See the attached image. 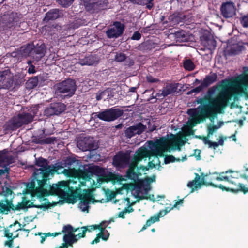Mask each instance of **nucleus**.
Segmentation results:
<instances>
[{
    "label": "nucleus",
    "mask_w": 248,
    "mask_h": 248,
    "mask_svg": "<svg viewBox=\"0 0 248 248\" xmlns=\"http://www.w3.org/2000/svg\"><path fill=\"white\" fill-rule=\"evenodd\" d=\"M233 139L234 140H236V139H235V138H233Z\"/></svg>",
    "instance_id": "nucleus-62"
},
{
    "label": "nucleus",
    "mask_w": 248,
    "mask_h": 248,
    "mask_svg": "<svg viewBox=\"0 0 248 248\" xmlns=\"http://www.w3.org/2000/svg\"><path fill=\"white\" fill-rule=\"evenodd\" d=\"M140 169H142L143 171H145V170H147L149 168H147L146 167L140 166Z\"/></svg>",
    "instance_id": "nucleus-51"
},
{
    "label": "nucleus",
    "mask_w": 248,
    "mask_h": 248,
    "mask_svg": "<svg viewBox=\"0 0 248 248\" xmlns=\"http://www.w3.org/2000/svg\"><path fill=\"white\" fill-rule=\"evenodd\" d=\"M233 139L234 140H236V139H235V138H233Z\"/></svg>",
    "instance_id": "nucleus-63"
},
{
    "label": "nucleus",
    "mask_w": 248,
    "mask_h": 248,
    "mask_svg": "<svg viewBox=\"0 0 248 248\" xmlns=\"http://www.w3.org/2000/svg\"><path fill=\"white\" fill-rule=\"evenodd\" d=\"M177 86L175 84H170L166 85L162 90H160L156 94V97L158 98L164 97L176 91Z\"/></svg>",
    "instance_id": "nucleus-20"
},
{
    "label": "nucleus",
    "mask_w": 248,
    "mask_h": 248,
    "mask_svg": "<svg viewBox=\"0 0 248 248\" xmlns=\"http://www.w3.org/2000/svg\"><path fill=\"white\" fill-rule=\"evenodd\" d=\"M13 81V75L9 70L0 72V90L11 87Z\"/></svg>",
    "instance_id": "nucleus-13"
},
{
    "label": "nucleus",
    "mask_w": 248,
    "mask_h": 248,
    "mask_svg": "<svg viewBox=\"0 0 248 248\" xmlns=\"http://www.w3.org/2000/svg\"><path fill=\"white\" fill-rule=\"evenodd\" d=\"M195 82H197L198 83H200V81L198 79H196L195 80Z\"/></svg>",
    "instance_id": "nucleus-54"
},
{
    "label": "nucleus",
    "mask_w": 248,
    "mask_h": 248,
    "mask_svg": "<svg viewBox=\"0 0 248 248\" xmlns=\"http://www.w3.org/2000/svg\"><path fill=\"white\" fill-rule=\"evenodd\" d=\"M54 139L52 138H47L46 139H45V142L46 143H50L52 142H53Z\"/></svg>",
    "instance_id": "nucleus-46"
},
{
    "label": "nucleus",
    "mask_w": 248,
    "mask_h": 248,
    "mask_svg": "<svg viewBox=\"0 0 248 248\" xmlns=\"http://www.w3.org/2000/svg\"><path fill=\"white\" fill-rule=\"evenodd\" d=\"M65 109V105L61 103L51 104L44 110V115L51 116L54 115H59Z\"/></svg>",
    "instance_id": "nucleus-15"
},
{
    "label": "nucleus",
    "mask_w": 248,
    "mask_h": 248,
    "mask_svg": "<svg viewBox=\"0 0 248 248\" xmlns=\"http://www.w3.org/2000/svg\"><path fill=\"white\" fill-rule=\"evenodd\" d=\"M129 159V154L120 153L114 156L113 164L117 167H124L128 164Z\"/></svg>",
    "instance_id": "nucleus-17"
},
{
    "label": "nucleus",
    "mask_w": 248,
    "mask_h": 248,
    "mask_svg": "<svg viewBox=\"0 0 248 248\" xmlns=\"http://www.w3.org/2000/svg\"><path fill=\"white\" fill-rule=\"evenodd\" d=\"M155 181V177L153 178H147L144 180L142 181L141 183V186L143 187L146 191L150 189V184Z\"/></svg>",
    "instance_id": "nucleus-30"
},
{
    "label": "nucleus",
    "mask_w": 248,
    "mask_h": 248,
    "mask_svg": "<svg viewBox=\"0 0 248 248\" xmlns=\"http://www.w3.org/2000/svg\"><path fill=\"white\" fill-rule=\"evenodd\" d=\"M160 197L162 198H164V196H160Z\"/></svg>",
    "instance_id": "nucleus-58"
},
{
    "label": "nucleus",
    "mask_w": 248,
    "mask_h": 248,
    "mask_svg": "<svg viewBox=\"0 0 248 248\" xmlns=\"http://www.w3.org/2000/svg\"><path fill=\"white\" fill-rule=\"evenodd\" d=\"M203 141L205 144H208L209 145L211 142L208 138H203Z\"/></svg>",
    "instance_id": "nucleus-47"
},
{
    "label": "nucleus",
    "mask_w": 248,
    "mask_h": 248,
    "mask_svg": "<svg viewBox=\"0 0 248 248\" xmlns=\"http://www.w3.org/2000/svg\"><path fill=\"white\" fill-rule=\"evenodd\" d=\"M74 0H57L58 2L64 7L68 6Z\"/></svg>",
    "instance_id": "nucleus-37"
},
{
    "label": "nucleus",
    "mask_w": 248,
    "mask_h": 248,
    "mask_svg": "<svg viewBox=\"0 0 248 248\" xmlns=\"http://www.w3.org/2000/svg\"><path fill=\"white\" fill-rule=\"evenodd\" d=\"M27 63H28L29 65H31V61H28V62H27Z\"/></svg>",
    "instance_id": "nucleus-53"
},
{
    "label": "nucleus",
    "mask_w": 248,
    "mask_h": 248,
    "mask_svg": "<svg viewBox=\"0 0 248 248\" xmlns=\"http://www.w3.org/2000/svg\"><path fill=\"white\" fill-rule=\"evenodd\" d=\"M219 186L220 188H222L223 186H222V185H220V186Z\"/></svg>",
    "instance_id": "nucleus-56"
},
{
    "label": "nucleus",
    "mask_w": 248,
    "mask_h": 248,
    "mask_svg": "<svg viewBox=\"0 0 248 248\" xmlns=\"http://www.w3.org/2000/svg\"><path fill=\"white\" fill-rule=\"evenodd\" d=\"M217 143H218V144H219V145H223L224 144V140L223 139V138H220Z\"/></svg>",
    "instance_id": "nucleus-49"
},
{
    "label": "nucleus",
    "mask_w": 248,
    "mask_h": 248,
    "mask_svg": "<svg viewBox=\"0 0 248 248\" xmlns=\"http://www.w3.org/2000/svg\"><path fill=\"white\" fill-rule=\"evenodd\" d=\"M0 25L4 29H11L15 26L17 22L16 14L9 12L5 14L0 18Z\"/></svg>",
    "instance_id": "nucleus-9"
},
{
    "label": "nucleus",
    "mask_w": 248,
    "mask_h": 248,
    "mask_svg": "<svg viewBox=\"0 0 248 248\" xmlns=\"http://www.w3.org/2000/svg\"><path fill=\"white\" fill-rule=\"evenodd\" d=\"M104 93V91H103V92H101L100 93H98L96 94V99L97 100H101L102 99H106V95Z\"/></svg>",
    "instance_id": "nucleus-38"
},
{
    "label": "nucleus",
    "mask_w": 248,
    "mask_h": 248,
    "mask_svg": "<svg viewBox=\"0 0 248 248\" xmlns=\"http://www.w3.org/2000/svg\"><path fill=\"white\" fill-rule=\"evenodd\" d=\"M127 58V57L124 53L118 52L115 54L114 60L117 62H122L125 60Z\"/></svg>",
    "instance_id": "nucleus-32"
},
{
    "label": "nucleus",
    "mask_w": 248,
    "mask_h": 248,
    "mask_svg": "<svg viewBox=\"0 0 248 248\" xmlns=\"http://www.w3.org/2000/svg\"><path fill=\"white\" fill-rule=\"evenodd\" d=\"M60 16L59 11L57 9H53L48 12L44 18V20L49 21L50 20H54Z\"/></svg>",
    "instance_id": "nucleus-26"
},
{
    "label": "nucleus",
    "mask_w": 248,
    "mask_h": 248,
    "mask_svg": "<svg viewBox=\"0 0 248 248\" xmlns=\"http://www.w3.org/2000/svg\"><path fill=\"white\" fill-rule=\"evenodd\" d=\"M241 23L244 27H248V14L241 17Z\"/></svg>",
    "instance_id": "nucleus-35"
},
{
    "label": "nucleus",
    "mask_w": 248,
    "mask_h": 248,
    "mask_svg": "<svg viewBox=\"0 0 248 248\" xmlns=\"http://www.w3.org/2000/svg\"><path fill=\"white\" fill-rule=\"evenodd\" d=\"M119 200H115V202H117V201H119Z\"/></svg>",
    "instance_id": "nucleus-60"
},
{
    "label": "nucleus",
    "mask_w": 248,
    "mask_h": 248,
    "mask_svg": "<svg viewBox=\"0 0 248 248\" xmlns=\"http://www.w3.org/2000/svg\"><path fill=\"white\" fill-rule=\"evenodd\" d=\"M217 78V75L215 73L212 74L206 77L203 81L202 82V86L207 87L216 81Z\"/></svg>",
    "instance_id": "nucleus-27"
},
{
    "label": "nucleus",
    "mask_w": 248,
    "mask_h": 248,
    "mask_svg": "<svg viewBox=\"0 0 248 248\" xmlns=\"http://www.w3.org/2000/svg\"><path fill=\"white\" fill-rule=\"evenodd\" d=\"M28 72L30 74H33L35 72V67L33 65H30Z\"/></svg>",
    "instance_id": "nucleus-44"
},
{
    "label": "nucleus",
    "mask_w": 248,
    "mask_h": 248,
    "mask_svg": "<svg viewBox=\"0 0 248 248\" xmlns=\"http://www.w3.org/2000/svg\"><path fill=\"white\" fill-rule=\"evenodd\" d=\"M4 197V199H0V202H10L13 198L12 191L8 188H3L2 193H0V197Z\"/></svg>",
    "instance_id": "nucleus-25"
},
{
    "label": "nucleus",
    "mask_w": 248,
    "mask_h": 248,
    "mask_svg": "<svg viewBox=\"0 0 248 248\" xmlns=\"http://www.w3.org/2000/svg\"><path fill=\"white\" fill-rule=\"evenodd\" d=\"M146 126L141 123L127 128L125 132V136L128 138H131L136 134H140L145 129Z\"/></svg>",
    "instance_id": "nucleus-16"
},
{
    "label": "nucleus",
    "mask_w": 248,
    "mask_h": 248,
    "mask_svg": "<svg viewBox=\"0 0 248 248\" xmlns=\"http://www.w3.org/2000/svg\"><path fill=\"white\" fill-rule=\"evenodd\" d=\"M86 9L90 12H97L106 6L105 0H82Z\"/></svg>",
    "instance_id": "nucleus-12"
},
{
    "label": "nucleus",
    "mask_w": 248,
    "mask_h": 248,
    "mask_svg": "<svg viewBox=\"0 0 248 248\" xmlns=\"http://www.w3.org/2000/svg\"><path fill=\"white\" fill-rule=\"evenodd\" d=\"M180 138L172 135V138L168 139L165 137H162L155 142H149V149L146 147H141L137 151L134 155L132 162L129 164V168L127 172V176L129 178L133 179L136 175L134 172L135 168L139 162L144 158L151 155H154L152 160L156 166L159 163V159L157 156H163L166 152L178 150H181Z\"/></svg>",
    "instance_id": "nucleus-3"
},
{
    "label": "nucleus",
    "mask_w": 248,
    "mask_h": 248,
    "mask_svg": "<svg viewBox=\"0 0 248 248\" xmlns=\"http://www.w3.org/2000/svg\"><path fill=\"white\" fill-rule=\"evenodd\" d=\"M23 50L24 51L23 56L26 57L31 55L36 61H38L44 55V45H41L33 49L31 45H29L23 48Z\"/></svg>",
    "instance_id": "nucleus-10"
},
{
    "label": "nucleus",
    "mask_w": 248,
    "mask_h": 248,
    "mask_svg": "<svg viewBox=\"0 0 248 248\" xmlns=\"http://www.w3.org/2000/svg\"><path fill=\"white\" fill-rule=\"evenodd\" d=\"M209 178H204L198 174H196L195 178L192 181L189 182L187 184V186L192 189L191 192L200 188L201 186L204 184H208L211 185H214L213 180H216L218 181H228V177L227 176L216 177V178H211L208 181Z\"/></svg>",
    "instance_id": "nucleus-5"
},
{
    "label": "nucleus",
    "mask_w": 248,
    "mask_h": 248,
    "mask_svg": "<svg viewBox=\"0 0 248 248\" xmlns=\"http://www.w3.org/2000/svg\"><path fill=\"white\" fill-rule=\"evenodd\" d=\"M184 67L186 70L191 71L194 69L195 65L191 61L187 60L184 62Z\"/></svg>",
    "instance_id": "nucleus-31"
},
{
    "label": "nucleus",
    "mask_w": 248,
    "mask_h": 248,
    "mask_svg": "<svg viewBox=\"0 0 248 248\" xmlns=\"http://www.w3.org/2000/svg\"><path fill=\"white\" fill-rule=\"evenodd\" d=\"M201 151L199 150H195L194 153V155L195 156L197 160H200L201 159L200 156Z\"/></svg>",
    "instance_id": "nucleus-43"
},
{
    "label": "nucleus",
    "mask_w": 248,
    "mask_h": 248,
    "mask_svg": "<svg viewBox=\"0 0 248 248\" xmlns=\"http://www.w3.org/2000/svg\"><path fill=\"white\" fill-rule=\"evenodd\" d=\"M149 168H153L155 167L156 165L153 161H150L148 164Z\"/></svg>",
    "instance_id": "nucleus-48"
},
{
    "label": "nucleus",
    "mask_w": 248,
    "mask_h": 248,
    "mask_svg": "<svg viewBox=\"0 0 248 248\" xmlns=\"http://www.w3.org/2000/svg\"><path fill=\"white\" fill-rule=\"evenodd\" d=\"M46 188H51V187L50 185H49V186H46Z\"/></svg>",
    "instance_id": "nucleus-55"
},
{
    "label": "nucleus",
    "mask_w": 248,
    "mask_h": 248,
    "mask_svg": "<svg viewBox=\"0 0 248 248\" xmlns=\"http://www.w3.org/2000/svg\"><path fill=\"white\" fill-rule=\"evenodd\" d=\"M19 114L17 116L14 117L6 125V128L8 130H14L24 124Z\"/></svg>",
    "instance_id": "nucleus-22"
},
{
    "label": "nucleus",
    "mask_w": 248,
    "mask_h": 248,
    "mask_svg": "<svg viewBox=\"0 0 248 248\" xmlns=\"http://www.w3.org/2000/svg\"><path fill=\"white\" fill-rule=\"evenodd\" d=\"M141 187H138L133 189L131 191H129L127 189H122L120 191H117L116 193L113 191L107 189L105 191V195L108 201H110L113 200L116 197L117 195L121 193V191H124L127 194L128 193L130 194L133 197L137 199V200H140L147 199L146 196L143 195V193L141 192Z\"/></svg>",
    "instance_id": "nucleus-7"
},
{
    "label": "nucleus",
    "mask_w": 248,
    "mask_h": 248,
    "mask_svg": "<svg viewBox=\"0 0 248 248\" xmlns=\"http://www.w3.org/2000/svg\"><path fill=\"white\" fill-rule=\"evenodd\" d=\"M27 84L29 88H32L37 85V79L35 78L30 79L28 81Z\"/></svg>",
    "instance_id": "nucleus-36"
},
{
    "label": "nucleus",
    "mask_w": 248,
    "mask_h": 248,
    "mask_svg": "<svg viewBox=\"0 0 248 248\" xmlns=\"http://www.w3.org/2000/svg\"><path fill=\"white\" fill-rule=\"evenodd\" d=\"M239 190L243 191L244 193L248 192V187H246L245 185L242 184H239Z\"/></svg>",
    "instance_id": "nucleus-40"
},
{
    "label": "nucleus",
    "mask_w": 248,
    "mask_h": 248,
    "mask_svg": "<svg viewBox=\"0 0 248 248\" xmlns=\"http://www.w3.org/2000/svg\"><path fill=\"white\" fill-rule=\"evenodd\" d=\"M38 110V106H34L30 108L28 112H24L19 114L22 121H25L23 122V124H28L31 122L33 120L34 116L37 114Z\"/></svg>",
    "instance_id": "nucleus-19"
},
{
    "label": "nucleus",
    "mask_w": 248,
    "mask_h": 248,
    "mask_svg": "<svg viewBox=\"0 0 248 248\" xmlns=\"http://www.w3.org/2000/svg\"><path fill=\"white\" fill-rule=\"evenodd\" d=\"M219 146V144L217 142H210L209 147L213 148L214 149H216Z\"/></svg>",
    "instance_id": "nucleus-45"
},
{
    "label": "nucleus",
    "mask_w": 248,
    "mask_h": 248,
    "mask_svg": "<svg viewBox=\"0 0 248 248\" xmlns=\"http://www.w3.org/2000/svg\"><path fill=\"white\" fill-rule=\"evenodd\" d=\"M43 200L45 201V200H48V199H46V198H44L43 199Z\"/></svg>",
    "instance_id": "nucleus-57"
},
{
    "label": "nucleus",
    "mask_w": 248,
    "mask_h": 248,
    "mask_svg": "<svg viewBox=\"0 0 248 248\" xmlns=\"http://www.w3.org/2000/svg\"><path fill=\"white\" fill-rule=\"evenodd\" d=\"M131 2L140 5H146V7L151 9L153 6L154 0H129Z\"/></svg>",
    "instance_id": "nucleus-28"
},
{
    "label": "nucleus",
    "mask_w": 248,
    "mask_h": 248,
    "mask_svg": "<svg viewBox=\"0 0 248 248\" xmlns=\"http://www.w3.org/2000/svg\"><path fill=\"white\" fill-rule=\"evenodd\" d=\"M244 95L248 97V74L238 77L232 82L224 79L217 86L208 89L205 98L208 104L198 108L203 117H212L213 123L208 127V135H212L220 127L223 122H219L217 125H214L215 116L221 113L229 102H235L238 96Z\"/></svg>",
    "instance_id": "nucleus-1"
},
{
    "label": "nucleus",
    "mask_w": 248,
    "mask_h": 248,
    "mask_svg": "<svg viewBox=\"0 0 248 248\" xmlns=\"http://www.w3.org/2000/svg\"><path fill=\"white\" fill-rule=\"evenodd\" d=\"M180 160H181L180 158H176L172 155L167 156L164 158V161L166 164L169 163L170 162H173L175 161H179Z\"/></svg>",
    "instance_id": "nucleus-33"
},
{
    "label": "nucleus",
    "mask_w": 248,
    "mask_h": 248,
    "mask_svg": "<svg viewBox=\"0 0 248 248\" xmlns=\"http://www.w3.org/2000/svg\"><path fill=\"white\" fill-rule=\"evenodd\" d=\"M99 60L98 58L95 56L90 55L88 57H86L83 59H80L79 61V63L83 65H94L98 63Z\"/></svg>",
    "instance_id": "nucleus-23"
},
{
    "label": "nucleus",
    "mask_w": 248,
    "mask_h": 248,
    "mask_svg": "<svg viewBox=\"0 0 248 248\" xmlns=\"http://www.w3.org/2000/svg\"><path fill=\"white\" fill-rule=\"evenodd\" d=\"M187 113L191 117V120L188 121L190 126H195L199 122V118L196 109H190L187 111Z\"/></svg>",
    "instance_id": "nucleus-24"
},
{
    "label": "nucleus",
    "mask_w": 248,
    "mask_h": 248,
    "mask_svg": "<svg viewBox=\"0 0 248 248\" xmlns=\"http://www.w3.org/2000/svg\"><path fill=\"white\" fill-rule=\"evenodd\" d=\"M205 88L204 87L202 86V83H201V85L195 88V89H193L192 90V92H195V93H199L200 92H201V91H202V90Z\"/></svg>",
    "instance_id": "nucleus-41"
},
{
    "label": "nucleus",
    "mask_w": 248,
    "mask_h": 248,
    "mask_svg": "<svg viewBox=\"0 0 248 248\" xmlns=\"http://www.w3.org/2000/svg\"><path fill=\"white\" fill-rule=\"evenodd\" d=\"M76 85L74 80L68 79L56 85L57 93H62L64 96H71L76 91Z\"/></svg>",
    "instance_id": "nucleus-6"
},
{
    "label": "nucleus",
    "mask_w": 248,
    "mask_h": 248,
    "mask_svg": "<svg viewBox=\"0 0 248 248\" xmlns=\"http://www.w3.org/2000/svg\"><path fill=\"white\" fill-rule=\"evenodd\" d=\"M141 38V34L139 31H136L131 37L132 40H139Z\"/></svg>",
    "instance_id": "nucleus-39"
},
{
    "label": "nucleus",
    "mask_w": 248,
    "mask_h": 248,
    "mask_svg": "<svg viewBox=\"0 0 248 248\" xmlns=\"http://www.w3.org/2000/svg\"><path fill=\"white\" fill-rule=\"evenodd\" d=\"M221 9L222 15L226 18L232 17L235 15L236 9L232 2L222 4Z\"/></svg>",
    "instance_id": "nucleus-18"
},
{
    "label": "nucleus",
    "mask_w": 248,
    "mask_h": 248,
    "mask_svg": "<svg viewBox=\"0 0 248 248\" xmlns=\"http://www.w3.org/2000/svg\"><path fill=\"white\" fill-rule=\"evenodd\" d=\"M124 200L127 201V202H129V201H130V198L128 197L124 198Z\"/></svg>",
    "instance_id": "nucleus-52"
},
{
    "label": "nucleus",
    "mask_w": 248,
    "mask_h": 248,
    "mask_svg": "<svg viewBox=\"0 0 248 248\" xmlns=\"http://www.w3.org/2000/svg\"><path fill=\"white\" fill-rule=\"evenodd\" d=\"M246 45L248 46V43H246Z\"/></svg>",
    "instance_id": "nucleus-61"
},
{
    "label": "nucleus",
    "mask_w": 248,
    "mask_h": 248,
    "mask_svg": "<svg viewBox=\"0 0 248 248\" xmlns=\"http://www.w3.org/2000/svg\"><path fill=\"white\" fill-rule=\"evenodd\" d=\"M147 80L149 82L151 83L156 82L158 81L157 79L151 76H147Z\"/></svg>",
    "instance_id": "nucleus-42"
},
{
    "label": "nucleus",
    "mask_w": 248,
    "mask_h": 248,
    "mask_svg": "<svg viewBox=\"0 0 248 248\" xmlns=\"http://www.w3.org/2000/svg\"><path fill=\"white\" fill-rule=\"evenodd\" d=\"M123 111L115 108H111L104 111L96 113L100 119L105 121H112L122 115Z\"/></svg>",
    "instance_id": "nucleus-8"
},
{
    "label": "nucleus",
    "mask_w": 248,
    "mask_h": 248,
    "mask_svg": "<svg viewBox=\"0 0 248 248\" xmlns=\"http://www.w3.org/2000/svg\"><path fill=\"white\" fill-rule=\"evenodd\" d=\"M104 93L106 95V99H110L114 96L113 89L108 88L104 91Z\"/></svg>",
    "instance_id": "nucleus-34"
},
{
    "label": "nucleus",
    "mask_w": 248,
    "mask_h": 248,
    "mask_svg": "<svg viewBox=\"0 0 248 248\" xmlns=\"http://www.w3.org/2000/svg\"><path fill=\"white\" fill-rule=\"evenodd\" d=\"M133 63H134V62H133V61H132V62H131V64H133Z\"/></svg>",
    "instance_id": "nucleus-59"
},
{
    "label": "nucleus",
    "mask_w": 248,
    "mask_h": 248,
    "mask_svg": "<svg viewBox=\"0 0 248 248\" xmlns=\"http://www.w3.org/2000/svg\"><path fill=\"white\" fill-rule=\"evenodd\" d=\"M67 174L73 177V179H78L80 183L78 187H76L74 189L72 187H70L68 185V183L65 181H61L59 184H56L52 186L57 195L61 197L63 200H59V202H64V200H68L71 202L81 200V202H102L101 200L95 199L93 193V190L88 189L81 190L80 187L82 186H89L86 185V182H90V185H97V183L99 184L103 182H108L112 179V174H110L109 177L105 176L104 170L98 166H92L89 168V170H85L84 171L78 170L75 169L67 170ZM76 183L77 181L72 180H70L69 183L71 182Z\"/></svg>",
    "instance_id": "nucleus-2"
},
{
    "label": "nucleus",
    "mask_w": 248,
    "mask_h": 248,
    "mask_svg": "<svg viewBox=\"0 0 248 248\" xmlns=\"http://www.w3.org/2000/svg\"><path fill=\"white\" fill-rule=\"evenodd\" d=\"M78 147L82 151L94 150L97 148L98 145L92 137H84L77 142Z\"/></svg>",
    "instance_id": "nucleus-11"
},
{
    "label": "nucleus",
    "mask_w": 248,
    "mask_h": 248,
    "mask_svg": "<svg viewBox=\"0 0 248 248\" xmlns=\"http://www.w3.org/2000/svg\"><path fill=\"white\" fill-rule=\"evenodd\" d=\"M7 152L5 150L0 151V166L6 167L14 162V158Z\"/></svg>",
    "instance_id": "nucleus-21"
},
{
    "label": "nucleus",
    "mask_w": 248,
    "mask_h": 248,
    "mask_svg": "<svg viewBox=\"0 0 248 248\" xmlns=\"http://www.w3.org/2000/svg\"><path fill=\"white\" fill-rule=\"evenodd\" d=\"M173 36L177 42H185L186 40L185 32L182 30L175 32Z\"/></svg>",
    "instance_id": "nucleus-29"
},
{
    "label": "nucleus",
    "mask_w": 248,
    "mask_h": 248,
    "mask_svg": "<svg viewBox=\"0 0 248 248\" xmlns=\"http://www.w3.org/2000/svg\"><path fill=\"white\" fill-rule=\"evenodd\" d=\"M36 165L40 167L39 169H36L34 172V176L39 186L34 189V183H29L27 185V190L17 195L21 197L22 202H31L33 200L30 198L34 197L44 198L49 195V192L44 187L47 185V181L50 179V177H52L56 171L55 168L54 166L48 165L47 161L42 158L36 160Z\"/></svg>",
    "instance_id": "nucleus-4"
},
{
    "label": "nucleus",
    "mask_w": 248,
    "mask_h": 248,
    "mask_svg": "<svg viewBox=\"0 0 248 248\" xmlns=\"http://www.w3.org/2000/svg\"><path fill=\"white\" fill-rule=\"evenodd\" d=\"M124 30V26L120 22H115L113 27L106 31V34L109 38H116L121 36Z\"/></svg>",
    "instance_id": "nucleus-14"
},
{
    "label": "nucleus",
    "mask_w": 248,
    "mask_h": 248,
    "mask_svg": "<svg viewBox=\"0 0 248 248\" xmlns=\"http://www.w3.org/2000/svg\"><path fill=\"white\" fill-rule=\"evenodd\" d=\"M136 89V88L135 87H131L129 89V91L131 92H134Z\"/></svg>",
    "instance_id": "nucleus-50"
}]
</instances>
